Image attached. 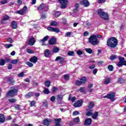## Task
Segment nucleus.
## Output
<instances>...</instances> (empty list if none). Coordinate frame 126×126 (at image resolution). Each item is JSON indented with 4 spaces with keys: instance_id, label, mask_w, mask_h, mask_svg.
<instances>
[{
    "instance_id": "nucleus-1",
    "label": "nucleus",
    "mask_w": 126,
    "mask_h": 126,
    "mask_svg": "<svg viewBox=\"0 0 126 126\" xmlns=\"http://www.w3.org/2000/svg\"><path fill=\"white\" fill-rule=\"evenodd\" d=\"M118 45V40L116 37L109 38L107 41V46L110 48H116Z\"/></svg>"
},
{
    "instance_id": "nucleus-2",
    "label": "nucleus",
    "mask_w": 126,
    "mask_h": 126,
    "mask_svg": "<svg viewBox=\"0 0 126 126\" xmlns=\"http://www.w3.org/2000/svg\"><path fill=\"white\" fill-rule=\"evenodd\" d=\"M89 43L93 45V46H96L100 43V41L98 40L97 35L93 34L89 38Z\"/></svg>"
},
{
    "instance_id": "nucleus-3",
    "label": "nucleus",
    "mask_w": 126,
    "mask_h": 126,
    "mask_svg": "<svg viewBox=\"0 0 126 126\" xmlns=\"http://www.w3.org/2000/svg\"><path fill=\"white\" fill-rule=\"evenodd\" d=\"M98 14L100 18L104 20H109V14H108V13L104 11L103 9H98Z\"/></svg>"
},
{
    "instance_id": "nucleus-4",
    "label": "nucleus",
    "mask_w": 126,
    "mask_h": 126,
    "mask_svg": "<svg viewBox=\"0 0 126 126\" xmlns=\"http://www.w3.org/2000/svg\"><path fill=\"white\" fill-rule=\"evenodd\" d=\"M119 62L117 63V66L119 67H122L123 65L126 66V60H125V58L119 56L118 57Z\"/></svg>"
},
{
    "instance_id": "nucleus-5",
    "label": "nucleus",
    "mask_w": 126,
    "mask_h": 126,
    "mask_svg": "<svg viewBox=\"0 0 126 126\" xmlns=\"http://www.w3.org/2000/svg\"><path fill=\"white\" fill-rule=\"evenodd\" d=\"M18 92V90L16 89H13L10 91H9L7 93V96L12 97L16 95V93Z\"/></svg>"
},
{
    "instance_id": "nucleus-6",
    "label": "nucleus",
    "mask_w": 126,
    "mask_h": 126,
    "mask_svg": "<svg viewBox=\"0 0 126 126\" xmlns=\"http://www.w3.org/2000/svg\"><path fill=\"white\" fill-rule=\"evenodd\" d=\"M115 96L116 94L114 93H111L107 95L104 96V98H108V99H110L111 100V102H114V101L116 100V98H115Z\"/></svg>"
},
{
    "instance_id": "nucleus-7",
    "label": "nucleus",
    "mask_w": 126,
    "mask_h": 126,
    "mask_svg": "<svg viewBox=\"0 0 126 126\" xmlns=\"http://www.w3.org/2000/svg\"><path fill=\"white\" fill-rule=\"evenodd\" d=\"M59 2L61 4V8H65L66 4H67V1L66 0H59Z\"/></svg>"
},
{
    "instance_id": "nucleus-8",
    "label": "nucleus",
    "mask_w": 126,
    "mask_h": 126,
    "mask_svg": "<svg viewBox=\"0 0 126 126\" xmlns=\"http://www.w3.org/2000/svg\"><path fill=\"white\" fill-rule=\"evenodd\" d=\"M52 123V120L50 119H45L42 124L43 125H44V126H50L51 125V123Z\"/></svg>"
},
{
    "instance_id": "nucleus-9",
    "label": "nucleus",
    "mask_w": 126,
    "mask_h": 126,
    "mask_svg": "<svg viewBox=\"0 0 126 126\" xmlns=\"http://www.w3.org/2000/svg\"><path fill=\"white\" fill-rule=\"evenodd\" d=\"M49 38H50L49 35H46L42 39L39 40V43H43L42 46H44V45L46 46V44H45V42H46V41H48V40H49Z\"/></svg>"
},
{
    "instance_id": "nucleus-10",
    "label": "nucleus",
    "mask_w": 126,
    "mask_h": 126,
    "mask_svg": "<svg viewBox=\"0 0 126 126\" xmlns=\"http://www.w3.org/2000/svg\"><path fill=\"white\" fill-rule=\"evenodd\" d=\"M47 30H48V31H50L51 32H56V33H59L60 32L59 29L54 28H52L51 27H49L47 28Z\"/></svg>"
},
{
    "instance_id": "nucleus-11",
    "label": "nucleus",
    "mask_w": 126,
    "mask_h": 126,
    "mask_svg": "<svg viewBox=\"0 0 126 126\" xmlns=\"http://www.w3.org/2000/svg\"><path fill=\"white\" fill-rule=\"evenodd\" d=\"M91 124H92V119L91 118H88L85 120L84 125L85 126H90Z\"/></svg>"
},
{
    "instance_id": "nucleus-12",
    "label": "nucleus",
    "mask_w": 126,
    "mask_h": 126,
    "mask_svg": "<svg viewBox=\"0 0 126 126\" xmlns=\"http://www.w3.org/2000/svg\"><path fill=\"white\" fill-rule=\"evenodd\" d=\"M58 61H60V63H64V58L61 56H58L55 59L56 62H58Z\"/></svg>"
},
{
    "instance_id": "nucleus-13",
    "label": "nucleus",
    "mask_w": 126,
    "mask_h": 126,
    "mask_svg": "<svg viewBox=\"0 0 126 126\" xmlns=\"http://www.w3.org/2000/svg\"><path fill=\"white\" fill-rule=\"evenodd\" d=\"M83 103V101H82V100H78V101L76 102L74 104V106L75 108H77L78 107H81V106H82Z\"/></svg>"
},
{
    "instance_id": "nucleus-14",
    "label": "nucleus",
    "mask_w": 126,
    "mask_h": 126,
    "mask_svg": "<svg viewBox=\"0 0 126 126\" xmlns=\"http://www.w3.org/2000/svg\"><path fill=\"white\" fill-rule=\"evenodd\" d=\"M35 42L36 41H35V38H34V37H32L30 38L28 44L29 45H30V46H33V45L35 44Z\"/></svg>"
},
{
    "instance_id": "nucleus-15",
    "label": "nucleus",
    "mask_w": 126,
    "mask_h": 126,
    "mask_svg": "<svg viewBox=\"0 0 126 126\" xmlns=\"http://www.w3.org/2000/svg\"><path fill=\"white\" fill-rule=\"evenodd\" d=\"M57 42V39L55 37H52L49 41V45H55Z\"/></svg>"
},
{
    "instance_id": "nucleus-16",
    "label": "nucleus",
    "mask_w": 126,
    "mask_h": 126,
    "mask_svg": "<svg viewBox=\"0 0 126 126\" xmlns=\"http://www.w3.org/2000/svg\"><path fill=\"white\" fill-rule=\"evenodd\" d=\"M55 125L54 126H62L61 123H62V119L58 118L55 119Z\"/></svg>"
},
{
    "instance_id": "nucleus-17",
    "label": "nucleus",
    "mask_w": 126,
    "mask_h": 126,
    "mask_svg": "<svg viewBox=\"0 0 126 126\" xmlns=\"http://www.w3.org/2000/svg\"><path fill=\"white\" fill-rule=\"evenodd\" d=\"M80 3L81 5H84L86 7L89 5V2H88L87 0H83L81 1Z\"/></svg>"
},
{
    "instance_id": "nucleus-18",
    "label": "nucleus",
    "mask_w": 126,
    "mask_h": 126,
    "mask_svg": "<svg viewBox=\"0 0 126 126\" xmlns=\"http://www.w3.org/2000/svg\"><path fill=\"white\" fill-rule=\"evenodd\" d=\"M38 61V58L36 56H33L30 59V62L33 63H36Z\"/></svg>"
},
{
    "instance_id": "nucleus-19",
    "label": "nucleus",
    "mask_w": 126,
    "mask_h": 126,
    "mask_svg": "<svg viewBox=\"0 0 126 126\" xmlns=\"http://www.w3.org/2000/svg\"><path fill=\"white\" fill-rule=\"evenodd\" d=\"M44 56L46 58H49L51 56V51L49 49H46L44 52Z\"/></svg>"
},
{
    "instance_id": "nucleus-20",
    "label": "nucleus",
    "mask_w": 126,
    "mask_h": 126,
    "mask_svg": "<svg viewBox=\"0 0 126 126\" xmlns=\"http://www.w3.org/2000/svg\"><path fill=\"white\" fill-rule=\"evenodd\" d=\"M5 122V118L2 114H0V123H4Z\"/></svg>"
},
{
    "instance_id": "nucleus-21",
    "label": "nucleus",
    "mask_w": 126,
    "mask_h": 126,
    "mask_svg": "<svg viewBox=\"0 0 126 126\" xmlns=\"http://www.w3.org/2000/svg\"><path fill=\"white\" fill-rule=\"evenodd\" d=\"M7 82L8 83V84H11V85H12L13 83H15V82L12 80L11 77H9L7 78Z\"/></svg>"
},
{
    "instance_id": "nucleus-22",
    "label": "nucleus",
    "mask_w": 126,
    "mask_h": 126,
    "mask_svg": "<svg viewBox=\"0 0 126 126\" xmlns=\"http://www.w3.org/2000/svg\"><path fill=\"white\" fill-rule=\"evenodd\" d=\"M99 112H95L94 113H93L92 115V118L94 119V120H96L97 118H98V114Z\"/></svg>"
},
{
    "instance_id": "nucleus-23",
    "label": "nucleus",
    "mask_w": 126,
    "mask_h": 126,
    "mask_svg": "<svg viewBox=\"0 0 126 126\" xmlns=\"http://www.w3.org/2000/svg\"><path fill=\"white\" fill-rule=\"evenodd\" d=\"M9 19V16L5 15L3 17V19L1 20L2 24H5V20H8Z\"/></svg>"
},
{
    "instance_id": "nucleus-24",
    "label": "nucleus",
    "mask_w": 126,
    "mask_h": 126,
    "mask_svg": "<svg viewBox=\"0 0 126 126\" xmlns=\"http://www.w3.org/2000/svg\"><path fill=\"white\" fill-rule=\"evenodd\" d=\"M34 92H30L25 95L26 98H31L32 96L34 95Z\"/></svg>"
},
{
    "instance_id": "nucleus-25",
    "label": "nucleus",
    "mask_w": 126,
    "mask_h": 126,
    "mask_svg": "<svg viewBox=\"0 0 126 126\" xmlns=\"http://www.w3.org/2000/svg\"><path fill=\"white\" fill-rule=\"evenodd\" d=\"M11 26L13 29H16V28H17V23L15 21H13L12 22Z\"/></svg>"
},
{
    "instance_id": "nucleus-26",
    "label": "nucleus",
    "mask_w": 126,
    "mask_h": 126,
    "mask_svg": "<svg viewBox=\"0 0 126 126\" xmlns=\"http://www.w3.org/2000/svg\"><path fill=\"white\" fill-rule=\"evenodd\" d=\"M45 7H46V5L44 3H42L37 8L38 10H43Z\"/></svg>"
},
{
    "instance_id": "nucleus-27",
    "label": "nucleus",
    "mask_w": 126,
    "mask_h": 126,
    "mask_svg": "<svg viewBox=\"0 0 126 126\" xmlns=\"http://www.w3.org/2000/svg\"><path fill=\"white\" fill-rule=\"evenodd\" d=\"M59 51L60 48H59V47H57V46L54 47L52 50V52H53L55 54L59 53Z\"/></svg>"
},
{
    "instance_id": "nucleus-28",
    "label": "nucleus",
    "mask_w": 126,
    "mask_h": 126,
    "mask_svg": "<svg viewBox=\"0 0 126 126\" xmlns=\"http://www.w3.org/2000/svg\"><path fill=\"white\" fill-rule=\"evenodd\" d=\"M111 78H107L104 80V84H109V83H111Z\"/></svg>"
},
{
    "instance_id": "nucleus-29",
    "label": "nucleus",
    "mask_w": 126,
    "mask_h": 126,
    "mask_svg": "<svg viewBox=\"0 0 126 126\" xmlns=\"http://www.w3.org/2000/svg\"><path fill=\"white\" fill-rule=\"evenodd\" d=\"M94 106H95V104L93 101L90 102V103L89 104V108L90 109H92V108L94 107Z\"/></svg>"
},
{
    "instance_id": "nucleus-30",
    "label": "nucleus",
    "mask_w": 126,
    "mask_h": 126,
    "mask_svg": "<svg viewBox=\"0 0 126 126\" xmlns=\"http://www.w3.org/2000/svg\"><path fill=\"white\" fill-rule=\"evenodd\" d=\"M26 76V75H25L23 72H22L17 74L18 77H25Z\"/></svg>"
},
{
    "instance_id": "nucleus-31",
    "label": "nucleus",
    "mask_w": 126,
    "mask_h": 126,
    "mask_svg": "<svg viewBox=\"0 0 126 126\" xmlns=\"http://www.w3.org/2000/svg\"><path fill=\"white\" fill-rule=\"evenodd\" d=\"M73 122L75 124H78L79 122H80V119H79V117H76L74 118Z\"/></svg>"
},
{
    "instance_id": "nucleus-32",
    "label": "nucleus",
    "mask_w": 126,
    "mask_h": 126,
    "mask_svg": "<svg viewBox=\"0 0 126 126\" xmlns=\"http://www.w3.org/2000/svg\"><path fill=\"white\" fill-rule=\"evenodd\" d=\"M19 62V59H15V60H12L11 61V63H12L13 64H16L17 63Z\"/></svg>"
},
{
    "instance_id": "nucleus-33",
    "label": "nucleus",
    "mask_w": 126,
    "mask_h": 126,
    "mask_svg": "<svg viewBox=\"0 0 126 126\" xmlns=\"http://www.w3.org/2000/svg\"><path fill=\"white\" fill-rule=\"evenodd\" d=\"M118 58H119V57H118V56H117V55H113L110 57V59L111 61H114V60H116V59H118Z\"/></svg>"
},
{
    "instance_id": "nucleus-34",
    "label": "nucleus",
    "mask_w": 126,
    "mask_h": 126,
    "mask_svg": "<svg viewBox=\"0 0 126 126\" xmlns=\"http://www.w3.org/2000/svg\"><path fill=\"white\" fill-rule=\"evenodd\" d=\"M58 23L54 21H52L50 23L51 26H58Z\"/></svg>"
},
{
    "instance_id": "nucleus-35",
    "label": "nucleus",
    "mask_w": 126,
    "mask_h": 126,
    "mask_svg": "<svg viewBox=\"0 0 126 126\" xmlns=\"http://www.w3.org/2000/svg\"><path fill=\"white\" fill-rule=\"evenodd\" d=\"M85 51H86V52L89 54H92L93 52V50L91 48H86Z\"/></svg>"
},
{
    "instance_id": "nucleus-36",
    "label": "nucleus",
    "mask_w": 126,
    "mask_h": 126,
    "mask_svg": "<svg viewBox=\"0 0 126 126\" xmlns=\"http://www.w3.org/2000/svg\"><path fill=\"white\" fill-rule=\"evenodd\" d=\"M79 6V4L78 3H76L75 6V8L74 9V12H77L78 11V7Z\"/></svg>"
},
{
    "instance_id": "nucleus-37",
    "label": "nucleus",
    "mask_w": 126,
    "mask_h": 126,
    "mask_svg": "<svg viewBox=\"0 0 126 126\" xmlns=\"http://www.w3.org/2000/svg\"><path fill=\"white\" fill-rule=\"evenodd\" d=\"M118 83H125V80L123 78H119L118 80Z\"/></svg>"
},
{
    "instance_id": "nucleus-38",
    "label": "nucleus",
    "mask_w": 126,
    "mask_h": 126,
    "mask_svg": "<svg viewBox=\"0 0 126 126\" xmlns=\"http://www.w3.org/2000/svg\"><path fill=\"white\" fill-rule=\"evenodd\" d=\"M80 81L82 84L85 83V82H86L87 81L86 78H85V77H82L80 79Z\"/></svg>"
},
{
    "instance_id": "nucleus-39",
    "label": "nucleus",
    "mask_w": 126,
    "mask_h": 126,
    "mask_svg": "<svg viewBox=\"0 0 126 126\" xmlns=\"http://www.w3.org/2000/svg\"><path fill=\"white\" fill-rule=\"evenodd\" d=\"M16 13H18V14H20L21 15H23V14H25V13L23 11L22 9H21L17 11Z\"/></svg>"
},
{
    "instance_id": "nucleus-40",
    "label": "nucleus",
    "mask_w": 126,
    "mask_h": 126,
    "mask_svg": "<svg viewBox=\"0 0 126 126\" xmlns=\"http://www.w3.org/2000/svg\"><path fill=\"white\" fill-rule=\"evenodd\" d=\"M5 64V60L4 59L0 60V65H4Z\"/></svg>"
},
{
    "instance_id": "nucleus-41",
    "label": "nucleus",
    "mask_w": 126,
    "mask_h": 126,
    "mask_svg": "<svg viewBox=\"0 0 126 126\" xmlns=\"http://www.w3.org/2000/svg\"><path fill=\"white\" fill-rule=\"evenodd\" d=\"M51 84V82L50 81H46L45 82V85L46 87H50V85Z\"/></svg>"
},
{
    "instance_id": "nucleus-42",
    "label": "nucleus",
    "mask_w": 126,
    "mask_h": 126,
    "mask_svg": "<svg viewBox=\"0 0 126 126\" xmlns=\"http://www.w3.org/2000/svg\"><path fill=\"white\" fill-rule=\"evenodd\" d=\"M43 93H44V94H49L50 93V91L47 88H44V91H43Z\"/></svg>"
},
{
    "instance_id": "nucleus-43",
    "label": "nucleus",
    "mask_w": 126,
    "mask_h": 126,
    "mask_svg": "<svg viewBox=\"0 0 126 126\" xmlns=\"http://www.w3.org/2000/svg\"><path fill=\"white\" fill-rule=\"evenodd\" d=\"M30 102V106L31 107H33L34 106H35V105H36V101L32 100Z\"/></svg>"
},
{
    "instance_id": "nucleus-44",
    "label": "nucleus",
    "mask_w": 126,
    "mask_h": 126,
    "mask_svg": "<svg viewBox=\"0 0 126 126\" xmlns=\"http://www.w3.org/2000/svg\"><path fill=\"white\" fill-rule=\"evenodd\" d=\"M4 46L5 48H6V49H9L10 47H12V44H5L4 45Z\"/></svg>"
},
{
    "instance_id": "nucleus-45",
    "label": "nucleus",
    "mask_w": 126,
    "mask_h": 126,
    "mask_svg": "<svg viewBox=\"0 0 126 126\" xmlns=\"http://www.w3.org/2000/svg\"><path fill=\"white\" fill-rule=\"evenodd\" d=\"M108 69L109 70H110V71H113L114 69V66H113L112 65H109L108 66Z\"/></svg>"
},
{
    "instance_id": "nucleus-46",
    "label": "nucleus",
    "mask_w": 126,
    "mask_h": 126,
    "mask_svg": "<svg viewBox=\"0 0 126 126\" xmlns=\"http://www.w3.org/2000/svg\"><path fill=\"white\" fill-rule=\"evenodd\" d=\"M75 84L77 86H80L82 84V83L80 81L76 80Z\"/></svg>"
},
{
    "instance_id": "nucleus-47",
    "label": "nucleus",
    "mask_w": 126,
    "mask_h": 126,
    "mask_svg": "<svg viewBox=\"0 0 126 126\" xmlns=\"http://www.w3.org/2000/svg\"><path fill=\"white\" fill-rule=\"evenodd\" d=\"M79 91H80L81 93L85 92V87H81L79 89Z\"/></svg>"
},
{
    "instance_id": "nucleus-48",
    "label": "nucleus",
    "mask_w": 126,
    "mask_h": 126,
    "mask_svg": "<svg viewBox=\"0 0 126 126\" xmlns=\"http://www.w3.org/2000/svg\"><path fill=\"white\" fill-rule=\"evenodd\" d=\"M26 64H27V65H28V66H29L30 67H32V66H33V63L29 62H27Z\"/></svg>"
},
{
    "instance_id": "nucleus-49",
    "label": "nucleus",
    "mask_w": 126,
    "mask_h": 126,
    "mask_svg": "<svg viewBox=\"0 0 126 126\" xmlns=\"http://www.w3.org/2000/svg\"><path fill=\"white\" fill-rule=\"evenodd\" d=\"M28 9V8H27V6H25L22 10H23V12H24L25 13H26Z\"/></svg>"
},
{
    "instance_id": "nucleus-50",
    "label": "nucleus",
    "mask_w": 126,
    "mask_h": 126,
    "mask_svg": "<svg viewBox=\"0 0 126 126\" xmlns=\"http://www.w3.org/2000/svg\"><path fill=\"white\" fill-rule=\"evenodd\" d=\"M61 13L60 11H58L56 13H55V17L57 18L59 17V16H60V15H61Z\"/></svg>"
},
{
    "instance_id": "nucleus-51",
    "label": "nucleus",
    "mask_w": 126,
    "mask_h": 126,
    "mask_svg": "<svg viewBox=\"0 0 126 126\" xmlns=\"http://www.w3.org/2000/svg\"><path fill=\"white\" fill-rule=\"evenodd\" d=\"M71 34H72V32H66V33L65 34V37H69V36H70V35H71Z\"/></svg>"
},
{
    "instance_id": "nucleus-52",
    "label": "nucleus",
    "mask_w": 126,
    "mask_h": 126,
    "mask_svg": "<svg viewBox=\"0 0 126 126\" xmlns=\"http://www.w3.org/2000/svg\"><path fill=\"white\" fill-rule=\"evenodd\" d=\"M84 37H88L89 36V32L88 31L85 32H84Z\"/></svg>"
},
{
    "instance_id": "nucleus-53",
    "label": "nucleus",
    "mask_w": 126,
    "mask_h": 126,
    "mask_svg": "<svg viewBox=\"0 0 126 126\" xmlns=\"http://www.w3.org/2000/svg\"><path fill=\"white\" fill-rule=\"evenodd\" d=\"M64 78L65 80H68L69 79V75L67 74L64 75Z\"/></svg>"
},
{
    "instance_id": "nucleus-54",
    "label": "nucleus",
    "mask_w": 126,
    "mask_h": 126,
    "mask_svg": "<svg viewBox=\"0 0 126 126\" xmlns=\"http://www.w3.org/2000/svg\"><path fill=\"white\" fill-rule=\"evenodd\" d=\"M8 101L10 103H14V102L16 101V99H15V98H11V99H8Z\"/></svg>"
},
{
    "instance_id": "nucleus-55",
    "label": "nucleus",
    "mask_w": 126,
    "mask_h": 126,
    "mask_svg": "<svg viewBox=\"0 0 126 126\" xmlns=\"http://www.w3.org/2000/svg\"><path fill=\"white\" fill-rule=\"evenodd\" d=\"M0 3H1V4H5L7 3V0H2L0 2Z\"/></svg>"
},
{
    "instance_id": "nucleus-56",
    "label": "nucleus",
    "mask_w": 126,
    "mask_h": 126,
    "mask_svg": "<svg viewBox=\"0 0 126 126\" xmlns=\"http://www.w3.org/2000/svg\"><path fill=\"white\" fill-rule=\"evenodd\" d=\"M62 99H63V95L62 94L57 95V100H62Z\"/></svg>"
},
{
    "instance_id": "nucleus-57",
    "label": "nucleus",
    "mask_w": 126,
    "mask_h": 126,
    "mask_svg": "<svg viewBox=\"0 0 126 126\" xmlns=\"http://www.w3.org/2000/svg\"><path fill=\"white\" fill-rule=\"evenodd\" d=\"M27 53H28V54H33L34 52H33V50H31V49H28L27 50Z\"/></svg>"
},
{
    "instance_id": "nucleus-58",
    "label": "nucleus",
    "mask_w": 126,
    "mask_h": 126,
    "mask_svg": "<svg viewBox=\"0 0 126 126\" xmlns=\"http://www.w3.org/2000/svg\"><path fill=\"white\" fill-rule=\"evenodd\" d=\"M77 55H78L79 56H80V55H82L83 52L82 51L79 50L77 51Z\"/></svg>"
},
{
    "instance_id": "nucleus-59",
    "label": "nucleus",
    "mask_w": 126,
    "mask_h": 126,
    "mask_svg": "<svg viewBox=\"0 0 126 126\" xmlns=\"http://www.w3.org/2000/svg\"><path fill=\"white\" fill-rule=\"evenodd\" d=\"M16 110H20V105L17 104L14 106Z\"/></svg>"
},
{
    "instance_id": "nucleus-60",
    "label": "nucleus",
    "mask_w": 126,
    "mask_h": 126,
    "mask_svg": "<svg viewBox=\"0 0 126 126\" xmlns=\"http://www.w3.org/2000/svg\"><path fill=\"white\" fill-rule=\"evenodd\" d=\"M92 112L89 111L86 113V116H88V117H90V116H92Z\"/></svg>"
},
{
    "instance_id": "nucleus-61",
    "label": "nucleus",
    "mask_w": 126,
    "mask_h": 126,
    "mask_svg": "<svg viewBox=\"0 0 126 126\" xmlns=\"http://www.w3.org/2000/svg\"><path fill=\"white\" fill-rule=\"evenodd\" d=\"M105 1L106 0H98V3H104Z\"/></svg>"
},
{
    "instance_id": "nucleus-62",
    "label": "nucleus",
    "mask_w": 126,
    "mask_h": 126,
    "mask_svg": "<svg viewBox=\"0 0 126 126\" xmlns=\"http://www.w3.org/2000/svg\"><path fill=\"white\" fill-rule=\"evenodd\" d=\"M55 100H56V97H55V96H53L50 98V101H51V102H54Z\"/></svg>"
},
{
    "instance_id": "nucleus-63",
    "label": "nucleus",
    "mask_w": 126,
    "mask_h": 126,
    "mask_svg": "<svg viewBox=\"0 0 126 126\" xmlns=\"http://www.w3.org/2000/svg\"><path fill=\"white\" fill-rule=\"evenodd\" d=\"M74 54V52L73 51H69L68 52V56H72Z\"/></svg>"
},
{
    "instance_id": "nucleus-64",
    "label": "nucleus",
    "mask_w": 126,
    "mask_h": 126,
    "mask_svg": "<svg viewBox=\"0 0 126 126\" xmlns=\"http://www.w3.org/2000/svg\"><path fill=\"white\" fill-rule=\"evenodd\" d=\"M44 107H46V108H48V102L45 101L43 102Z\"/></svg>"
}]
</instances>
